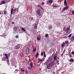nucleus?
<instances>
[{"label": "nucleus", "instance_id": "obj_1", "mask_svg": "<svg viewBox=\"0 0 74 74\" xmlns=\"http://www.w3.org/2000/svg\"><path fill=\"white\" fill-rule=\"evenodd\" d=\"M54 64V62H51L49 64H48V65L47 66V68L48 69H50L51 67H52Z\"/></svg>", "mask_w": 74, "mask_h": 74}, {"label": "nucleus", "instance_id": "obj_2", "mask_svg": "<svg viewBox=\"0 0 74 74\" xmlns=\"http://www.w3.org/2000/svg\"><path fill=\"white\" fill-rule=\"evenodd\" d=\"M26 52L27 54H29V48H27L26 49Z\"/></svg>", "mask_w": 74, "mask_h": 74}, {"label": "nucleus", "instance_id": "obj_3", "mask_svg": "<svg viewBox=\"0 0 74 74\" xmlns=\"http://www.w3.org/2000/svg\"><path fill=\"white\" fill-rule=\"evenodd\" d=\"M20 47L21 46H20V45H16V47H15V49H20Z\"/></svg>", "mask_w": 74, "mask_h": 74}, {"label": "nucleus", "instance_id": "obj_4", "mask_svg": "<svg viewBox=\"0 0 74 74\" xmlns=\"http://www.w3.org/2000/svg\"><path fill=\"white\" fill-rule=\"evenodd\" d=\"M70 40L72 42H74V35L72 36L70 38Z\"/></svg>", "mask_w": 74, "mask_h": 74}, {"label": "nucleus", "instance_id": "obj_5", "mask_svg": "<svg viewBox=\"0 0 74 74\" xmlns=\"http://www.w3.org/2000/svg\"><path fill=\"white\" fill-rule=\"evenodd\" d=\"M69 7H68V6H66V7H65L64 8L63 10H62V11H65V10H66L68 9Z\"/></svg>", "mask_w": 74, "mask_h": 74}, {"label": "nucleus", "instance_id": "obj_6", "mask_svg": "<svg viewBox=\"0 0 74 74\" xmlns=\"http://www.w3.org/2000/svg\"><path fill=\"white\" fill-rule=\"evenodd\" d=\"M17 28L18 29L19 28L18 26H14V27H13L14 30H15V31H16V30H17Z\"/></svg>", "mask_w": 74, "mask_h": 74}, {"label": "nucleus", "instance_id": "obj_7", "mask_svg": "<svg viewBox=\"0 0 74 74\" xmlns=\"http://www.w3.org/2000/svg\"><path fill=\"white\" fill-rule=\"evenodd\" d=\"M37 14L39 15V16H40L41 15V14H40V10H38L37 11Z\"/></svg>", "mask_w": 74, "mask_h": 74}, {"label": "nucleus", "instance_id": "obj_8", "mask_svg": "<svg viewBox=\"0 0 74 74\" xmlns=\"http://www.w3.org/2000/svg\"><path fill=\"white\" fill-rule=\"evenodd\" d=\"M34 28L35 29L37 28V25L36 23H35L34 26Z\"/></svg>", "mask_w": 74, "mask_h": 74}, {"label": "nucleus", "instance_id": "obj_9", "mask_svg": "<svg viewBox=\"0 0 74 74\" xmlns=\"http://www.w3.org/2000/svg\"><path fill=\"white\" fill-rule=\"evenodd\" d=\"M70 29V27H68L67 29H65V31L67 32L68 33Z\"/></svg>", "mask_w": 74, "mask_h": 74}, {"label": "nucleus", "instance_id": "obj_10", "mask_svg": "<svg viewBox=\"0 0 74 74\" xmlns=\"http://www.w3.org/2000/svg\"><path fill=\"white\" fill-rule=\"evenodd\" d=\"M65 43L64 42H63V43L61 45V46L62 47H63L64 46H65Z\"/></svg>", "mask_w": 74, "mask_h": 74}, {"label": "nucleus", "instance_id": "obj_11", "mask_svg": "<svg viewBox=\"0 0 74 74\" xmlns=\"http://www.w3.org/2000/svg\"><path fill=\"white\" fill-rule=\"evenodd\" d=\"M30 67L31 68H32L33 67V63L32 62H30Z\"/></svg>", "mask_w": 74, "mask_h": 74}, {"label": "nucleus", "instance_id": "obj_12", "mask_svg": "<svg viewBox=\"0 0 74 74\" xmlns=\"http://www.w3.org/2000/svg\"><path fill=\"white\" fill-rule=\"evenodd\" d=\"M64 5L65 6H67V3L66 2V0H65L64 1Z\"/></svg>", "mask_w": 74, "mask_h": 74}, {"label": "nucleus", "instance_id": "obj_13", "mask_svg": "<svg viewBox=\"0 0 74 74\" xmlns=\"http://www.w3.org/2000/svg\"><path fill=\"white\" fill-rule=\"evenodd\" d=\"M20 55L21 57H24V54H23V53H20Z\"/></svg>", "mask_w": 74, "mask_h": 74}, {"label": "nucleus", "instance_id": "obj_14", "mask_svg": "<svg viewBox=\"0 0 74 74\" xmlns=\"http://www.w3.org/2000/svg\"><path fill=\"white\" fill-rule=\"evenodd\" d=\"M70 62H74V60L73 58H71L69 60Z\"/></svg>", "mask_w": 74, "mask_h": 74}, {"label": "nucleus", "instance_id": "obj_15", "mask_svg": "<svg viewBox=\"0 0 74 74\" xmlns=\"http://www.w3.org/2000/svg\"><path fill=\"white\" fill-rule=\"evenodd\" d=\"M65 43L66 45H68V44L69 43V42L68 40H66L65 41Z\"/></svg>", "mask_w": 74, "mask_h": 74}, {"label": "nucleus", "instance_id": "obj_16", "mask_svg": "<svg viewBox=\"0 0 74 74\" xmlns=\"http://www.w3.org/2000/svg\"><path fill=\"white\" fill-rule=\"evenodd\" d=\"M13 10H14L13 8H11V14H13Z\"/></svg>", "mask_w": 74, "mask_h": 74}, {"label": "nucleus", "instance_id": "obj_17", "mask_svg": "<svg viewBox=\"0 0 74 74\" xmlns=\"http://www.w3.org/2000/svg\"><path fill=\"white\" fill-rule=\"evenodd\" d=\"M57 56H54V60H56L57 59Z\"/></svg>", "mask_w": 74, "mask_h": 74}, {"label": "nucleus", "instance_id": "obj_18", "mask_svg": "<svg viewBox=\"0 0 74 74\" xmlns=\"http://www.w3.org/2000/svg\"><path fill=\"white\" fill-rule=\"evenodd\" d=\"M53 27L52 26H51V25H50L49 26V29H52V28Z\"/></svg>", "mask_w": 74, "mask_h": 74}, {"label": "nucleus", "instance_id": "obj_19", "mask_svg": "<svg viewBox=\"0 0 74 74\" xmlns=\"http://www.w3.org/2000/svg\"><path fill=\"white\" fill-rule=\"evenodd\" d=\"M43 54H44V56L45 57H46V53L45 51H44Z\"/></svg>", "mask_w": 74, "mask_h": 74}, {"label": "nucleus", "instance_id": "obj_20", "mask_svg": "<svg viewBox=\"0 0 74 74\" xmlns=\"http://www.w3.org/2000/svg\"><path fill=\"white\" fill-rule=\"evenodd\" d=\"M17 10V8H14L13 10V13H15L16 11Z\"/></svg>", "mask_w": 74, "mask_h": 74}, {"label": "nucleus", "instance_id": "obj_21", "mask_svg": "<svg viewBox=\"0 0 74 74\" xmlns=\"http://www.w3.org/2000/svg\"><path fill=\"white\" fill-rule=\"evenodd\" d=\"M5 56L6 57V58L7 59H8V55L6 53L5 54Z\"/></svg>", "mask_w": 74, "mask_h": 74}, {"label": "nucleus", "instance_id": "obj_22", "mask_svg": "<svg viewBox=\"0 0 74 74\" xmlns=\"http://www.w3.org/2000/svg\"><path fill=\"white\" fill-rule=\"evenodd\" d=\"M6 59V57H3V58H2V61H4Z\"/></svg>", "mask_w": 74, "mask_h": 74}, {"label": "nucleus", "instance_id": "obj_23", "mask_svg": "<svg viewBox=\"0 0 74 74\" xmlns=\"http://www.w3.org/2000/svg\"><path fill=\"white\" fill-rule=\"evenodd\" d=\"M36 50V48H34L33 49V52H35Z\"/></svg>", "mask_w": 74, "mask_h": 74}, {"label": "nucleus", "instance_id": "obj_24", "mask_svg": "<svg viewBox=\"0 0 74 74\" xmlns=\"http://www.w3.org/2000/svg\"><path fill=\"white\" fill-rule=\"evenodd\" d=\"M48 2H49V3H53V0H49Z\"/></svg>", "mask_w": 74, "mask_h": 74}, {"label": "nucleus", "instance_id": "obj_25", "mask_svg": "<svg viewBox=\"0 0 74 74\" xmlns=\"http://www.w3.org/2000/svg\"><path fill=\"white\" fill-rule=\"evenodd\" d=\"M21 70L22 72H23L24 71V69L23 68H21Z\"/></svg>", "mask_w": 74, "mask_h": 74}, {"label": "nucleus", "instance_id": "obj_26", "mask_svg": "<svg viewBox=\"0 0 74 74\" xmlns=\"http://www.w3.org/2000/svg\"><path fill=\"white\" fill-rule=\"evenodd\" d=\"M38 7H40V8L41 9H42V7H41L40 5H38Z\"/></svg>", "mask_w": 74, "mask_h": 74}, {"label": "nucleus", "instance_id": "obj_27", "mask_svg": "<svg viewBox=\"0 0 74 74\" xmlns=\"http://www.w3.org/2000/svg\"><path fill=\"white\" fill-rule=\"evenodd\" d=\"M2 4H5V1H2L1 2Z\"/></svg>", "mask_w": 74, "mask_h": 74}, {"label": "nucleus", "instance_id": "obj_28", "mask_svg": "<svg viewBox=\"0 0 74 74\" xmlns=\"http://www.w3.org/2000/svg\"><path fill=\"white\" fill-rule=\"evenodd\" d=\"M7 13V11H4V14L5 15H6V13Z\"/></svg>", "mask_w": 74, "mask_h": 74}, {"label": "nucleus", "instance_id": "obj_29", "mask_svg": "<svg viewBox=\"0 0 74 74\" xmlns=\"http://www.w3.org/2000/svg\"><path fill=\"white\" fill-rule=\"evenodd\" d=\"M59 61H58V60L57 61V65H58L60 63L59 62Z\"/></svg>", "mask_w": 74, "mask_h": 74}, {"label": "nucleus", "instance_id": "obj_30", "mask_svg": "<svg viewBox=\"0 0 74 74\" xmlns=\"http://www.w3.org/2000/svg\"><path fill=\"white\" fill-rule=\"evenodd\" d=\"M37 39L38 40H41V39L40 38H37Z\"/></svg>", "mask_w": 74, "mask_h": 74}, {"label": "nucleus", "instance_id": "obj_31", "mask_svg": "<svg viewBox=\"0 0 74 74\" xmlns=\"http://www.w3.org/2000/svg\"><path fill=\"white\" fill-rule=\"evenodd\" d=\"M28 69L30 71H31V68L30 67H28Z\"/></svg>", "mask_w": 74, "mask_h": 74}, {"label": "nucleus", "instance_id": "obj_32", "mask_svg": "<svg viewBox=\"0 0 74 74\" xmlns=\"http://www.w3.org/2000/svg\"><path fill=\"white\" fill-rule=\"evenodd\" d=\"M72 36V34H70V35H69V36H68V37H71Z\"/></svg>", "mask_w": 74, "mask_h": 74}, {"label": "nucleus", "instance_id": "obj_33", "mask_svg": "<svg viewBox=\"0 0 74 74\" xmlns=\"http://www.w3.org/2000/svg\"><path fill=\"white\" fill-rule=\"evenodd\" d=\"M38 60L39 61H41V62L42 61V60L40 59V58H38Z\"/></svg>", "mask_w": 74, "mask_h": 74}, {"label": "nucleus", "instance_id": "obj_34", "mask_svg": "<svg viewBox=\"0 0 74 74\" xmlns=\"http://www.w3.org/2000/svg\"><path fill=\"white\" fill-rule=\"evenodd\" d=\"M48 36V34H46V35H45V37H47Z\"/></svg>", "mask_w": 74, "mask_h": 74}, {"label": "nucleus", "instance_id": "obj_35", "mask_svg": "<svg viewBox=\"0 0 74 74\" xmlns=\"http://www.w3.org/2000/svg\"><path fill=\"white\" fill-rule=\"evenodd\" d=\"M41 55L42 56H43V52H41Z\"/></svg>", "mask_w": 74, "mask_h": 74}, {"label": "nucleus", "instance_id": "obj_36", "mask_svg": "<svg viewBox=\"0 0 74 74\" xmlns=\"http://www.w3.org/2000/svg\"><path fill=\"white\" fill-rule=\"evenodd\" d=\"M65 51V50H64L63 51V54H64Z\"/></svg>", "mask_w": 74, "mask_h": 74}, {"label": "nucleus", "instance_id": "obj_37", "mask_svg": "<svg viewBox=\"0 0 74 74\" xmlns=\"http://www.w3.org/2000/svg\"><path fill=\"white\" fill-rule=\"evenodd\" d=\"M44 4H45V3H44V2H42L41 3L42 5H44Z\"/></svg>", "mask_w": 74, "mask_h": 74}, {"label": "nucleus", "instance_id": "obj_38", "mask_svg": "<svg viewBox=\"0 0 74 74\" xmlns=\"http://www.w3.org/2000/svg\"><path fill=\"white\" fill-rule=\"evenodd\" d=\"M72 14H74V11H72Z\"/></svg>", "mask_w": 74, "mask_h": 74}, {"label": "nucleus", "instance_id": "obj_39", "mask_svg": "<svg viewBox=\"0 0 74 74\" xmlns=\"http://www.w3.org/2000/svg\"><path fill=\"white\" fill-rule=\"evenodd\" d=\"M39 55V54H38V53L37 52V53H36V56H38Z\"/></svg>", "mask_w": 74, "mask_h": 74}, {"label": "nucleus", "instance_id": "obj_40", "mask_svg": "<svg viewBox=\"0 0 74 74\" xmlns=\"http://www.w3.org/2000/svg\"><path fill=\"white\" fill-rule=\"evenodd\" d=\"M71 53H72L74 55V51H72V52H71Z\"/></svg>", "mask_w": 74, "mask_h": 74}, {"label": "nucleus", "instance_id": "obj_41", "mask_svg": "<svg viewBox=\"0 0 74 74\" xmlns=\"http://www.w3.org/2000/svg\"><path fill=\"white\" fill-rule=\"evenodd\" d=\"M16 38H18V35H16Z\"/></svg>", "mask_w": 74, "mask_h": 74}, {"label": "nucleus", "instance_id": "obj_42", "mask_svg": "<svg viewBox=\"0 0 74 74\" xmlns=\"http://www.w3.org/2000/svg\"><path fill=\"white\" fill-rule=\"evenodd\" d=\"M18 8H17V12H18Z\"/></svg>", "mask_w": 74, "mask_h": 74}, {"label": "nucleus", "instance_id": "obj_43", "mask_svg": "<svg viewBox=\"0 0 74 74\" xmlns=\"http://www.w3.org/2000/svg\"><path fill=\"white\" fill-rule=\"evenodd\" d=\"M24 28H21V30H23L24 31Z\"/></svg>", "mask_w": 74, "mask_h": 74}, {"label": "nucleus", "instance_id": "obj_44", "mask_svg": "<svg viewBox=\"0 0 74 74\" xmlns=\"http://www.w3.org/2000/svg\"><path fill=\"white\" fill-rule=\"evenodd\" d=\"M16 71L17 72H18V69H16Z\"/></svg>", "mask_w": 74, "mask_h": 74}, {"label": "nucleus", "instance_id": "obj_45", "mask_svg": "<svg viewBox=\"0 0 74 74\" xmlns=\"http://www.w3.org/2000/svg\"><path fill=\"white\" fill-rule=\"evenodd\" d=\"M44 60V58H42V61H43Z\"/></svg>", "mask_w": 74, "mask_h": 74}, {"label": "nucleus", "instance_id": "obj_46", "mask_svg": "<svg viewBox=\"0 0 74 74\" xmlns=\"http://www.w3.org/2000/svg\"><path fill=\"white\" fill-rule=\"evenodd\" d=\"M12 24H14V22H12Z\"/></svg>", "mask_w": 74, "mask_h": 74}, {"label": "nucleus", "instance_id": "obj_47", "mask_svg": "<svg viewBox=\"0 0 74 74\" xmlns=\"http://www.w3.org/2000/svg\"><path fill=\"white\" fill-rule=\"evenodd\" d=\"M33 19V17H32V18H31V20H32V21Z\"/></svg>", "mask_w": 74, "mask_h": 74}, {"label": "nucleus", "instance_id": "obj_48", "mask_svg": "<svg viewBox=\"0 0 74 74\" xmlns=\"http://www.w3.org/2000/svg\"><path fill=\"white\" fill-rule=\"evenodd\" d=\"M63 53L62 54H61V56H63Z\"/></svg>", "mask_w": 74, "mask_h": 74}, {"label": "nucleus", "instance_id": "obj_49", "mask_svg": "<svg viewBox=\"0 0 74 74\" xmlns=\"http://www.w3.org/2000/svg\"><path fill=\"white\" fill-rule=\"evenodd\" d=\"M35 56H36V58H37L38 57H37V55H36Z\"/></svg>", "mask_w": 74, "mask_h": 74}, {"label": "nucleus", "instance_id": "obj_50", "mask_svg": "<svg viewBox=\"0 0 74 74\" xmlns=\"http://www.w3.org/2000/svg\"><path fill=\"white\" fill-rule=\"evenodd\" d=\"M22 62H23V63H24L25 62V61H22Z\"/></svg>", "mask_w": 74, "mask_h": 74}, {"label": "nucleus", "instance_id": "obj_51", "mask_svg": "<svg viewBox=\"0 0 74 74\" xmlns=\"http://www.w3.org/2000/svg\"><path fill=\"white\" fill-rule=\"evenodd\" d=\"M25 31V29L24 28V31Z\"/></svg>", "mask_w": 74, "mask_h": 74}, {"label": "nucleus", "instance_id": "obj_52", "mask_svg": "<svg viewBox=\"0 0 74 74\" xmlns=\"http://www.w3.org/2000/svg\"><path fill=\"white\" fill-rule=\"evenodd\" d=\"M39 62H39V61H38V63H39Z\"/></svg>", "mask_w": 74, "mask_h": 74}, {"label": "nucleus", "instance_id": "obj_53", "mask_svg": "<svg viewBox=\"0 0 74 74\" xmlns=\"http://www.w3.org/2000/svg\"><path fill=\"white\" fill-rule=\"evenodd\" d=\"M65 29V28H64V29H63L64 30Z\"/></svg>", "mask_w": 74, "mask_h": 74}, {"label": "nucleus", "instance_id": "obj_54", "mask_svg": "<svg viewBox=\"0 0 74 74\" xmlns=\"http://www.w3.org/2000/svg\"><path fill=\"white\" fill-rule=\"evenodd\" d=\"M53 72L55 74V72Z\"/></svg>", "mask_w": 74, "mask_h": 74}, {"label": "nucleus", "instance_id": "obj_55", "mask_svg": "<svg viewBox=\"0 0 74 74\" xmlns=\"http://www.w3.org/2000/svg\"><path fill=\"white\" fill-rule=\"evenodd\" d=\"M1 14V12H0V14Z\"/></svg>", "mask_w": 74, "mask_h": 74}, {"label": "nucleus", "instance_id": "obj_56", "mask_svg": "<svg viewBox=\"0 0 74 74\" xmlns=\"http://www.w3.org/2000/svg\"><path fill=\"white\" fill-rule=\"evenodd\" d=\"M54 7H56V6H54Z\"/></svg>", "mask_w": 74, "mask_h": 74}, {"label": "nucleus", "instance_id": "obj_57", "mask_svg": "<svg viewBox=\"0 0 74 74\" xmlns=\"http://www.w3.org/2000/svg\"><path fill=\"white\" fill-rule=\"evenodd\" d=\"M3 74H5V73H3Z\"/></svg>", "mask_w": 74, "mask_h": 74}, {"label": "nucleus", "instance_id": "obj_58", "mask_svg": "<svg viewBox=\"0 0 74 74\" xmlns=\"http://www.w3.org/2000/svg\"><path fill=\"white\" fill-rule=\"evenodd\" d=\"M59 58H58V60H59Z\"/></svg>", "mask_w": 74, "mask_h": 74}, {"label": "nucleus", "instance_id": "obj_59", "mask_svg": "<svg viewBox=\"0 0 74 74\" xmlns=\"http://www.w3.org/2000/svg\"><path fill=\"white\" fill-rule=\"evenodd\" d=\"M33 74H35V73H33Z\"/></svg>", "mask_w": 74, "mask_h": 74}, {"label": "nucleus", "instance_id": "obj_60", "mask_svg": "<svg viewBox=\"0 0 74 74\" xmlns=\"http://www.w3.org/2000/svg\"><path fill=\"white\" fill-rule=\"evenodd\" d=\"M54 61H54L53 62H54Z\"/></svg>", "mask_w": 74, "mask_h": 74}]
</instances>
